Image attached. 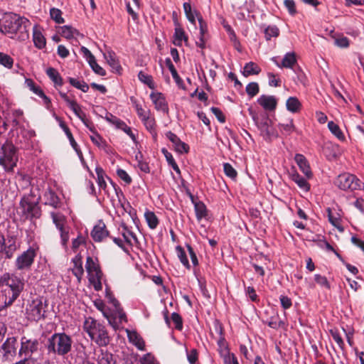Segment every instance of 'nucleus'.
<instances>
[{
  "label": "nucleus",
  "mask_w": 364,
  "mask_h": 364,
  "mask_svg": "<svg viewBox=\"0 0 364 364\" xmlns=\"http://www.w3.org/2000/svg\"><path fill=\"white\" fill-rule=\"evenodd\" d=\"M17 161L16 149L11 143L6 141L0 149V165L6 171H13Z\"/></svg>",
  "instance_id": "obj_5"
},
{
  "label": "nucleus",
  "mask_w": 364,
  "mask_h": 364,
  "mask_svg": "<svg viewBox=\"0 0 364 364\" xmlns=\"http://www.w3.org/2000/svg\"><path fill=\"white\" fill-rule=\"evenodd\" d=\"M60 238L62 245L66 247L67 242L69 240V228H66L65 229L60 230Z\"/></svg>",
  "instance_id": "obj_59"
},
{
  "label": "nucleus",
  "mask_w": 364,
  "mask_h": 364,
  "mask_svg": "<svg viewBox=\"0 0 364 364\" xmlns=\"http://www.w3.org/2000/svg\"><path fill=\"white\" fill-rule=\"evenodd\" d=\"M97 363L98 364H114L115 361L111 353L107 351L101 350L97 355Z\"/></svg>",
  "instance_id": "obj_34"
},
{
  "label": "nucleus",
  "mask_w": 364,
  "mask_h": 364,
  "mask_svg": "<svg viewBox=\"0 0 364 364\" xmlns=\"http://www.w3.org/2000/svg\"><path fill=\"white\" fill-rule=\"evenodd\" d=\"M138 77L141 82L146 84L150 88L154 89V85L151 75L146 74L143 71H140L138 74Z\"/></svg>",
  "instance_id": "obj_47"
},
{
  "label": "nucleus",
  "mask_w": 364,
  "mask_h": 364,
  "mask_svg": "<svg viewBox=\"0 0 364 364\" xmlns=\"http://www.w3.org/2000/svg\"><path fill=\"white\" fill-rule=\"evenodd\" d=\"M69 82L73 87L80 90L83 92H87L89 90V85L83 80H79L77 79L70 77L69 79Z\"/></svg>",
  "instance_id": "obj_43"
},
{
  "label": "nucleus",
  "mask_w": 364,
  "mask_h": 364,
  "mask_svg": "<svg viewBox=\"0 0 364 364\" xmlns=\"http://www.w3.org/2000/svg\"><path fill=\"white\" fill-rule=\"evenodd\" d=\"M295 161L299 166L300 170L304 173V174L308 178H311L312 176L309 165L302 154H297L294 157Z\"/></svg>",
  "instance_id": "obj_20"
},
{
  "label": "nucleus",
  "mask_w": 364,
  "mask_h": 364,
  "mask_svg": "<svg viewBox=\"0 0 364 364\" xmlns=\"http://www.w3.org/2000/svg\"><path fill=\"white\" fill-rule=\"evenodd\" d=\"M16 339L14 337L8 338L3 343L1 349L4 353V357L6 359H11L16 355Z\"/></svg>",
  "instance_id": "obj_15"
},
{
  "label": "nucleus",
  "mask_w": 364,
  "mask_h": 364,
  "mask_svg": "<svg viewBox=\"0 0 364 364\" xmlns=\"http://www.w3.org/2000/svg\"><path fill=\"white\" fill-rule=\"evenodd\" d=\"M33 41L35 46L38 49L45 48L46 45V38L37 26H35L33 29Z\"/></svg>",
  "instance_id": "obj_22"
},
{
  "label": "nucleus",
  "mask_w": 364,
  "mask_h": 364,
  "mask_svg": "<svg viewBox=\"0 0 364 364\" xmlns=\"http://www.w3.org/2000/svg\"><path fill=\"white\" fill-rule=\"evenodd\" d=\"M284 4L291 16H294L297 13L294 0H284Z\"/></svg>",
  "instance_id": "obj_55"
},
{
  "label": "nucleus",
  "mask_w": 364,
  "mask_h": 364,
  "mask_svg": "<svg viewBox=\"0 0 364 364\" xmlns=\"http://www.w3.org/2000/svg\"><path fill=\"white\" fill-rule=\"evenodd\" d=\"M72 262L73 263L72 272L73 274L77 277L78 282H80L84 274L81 256L80 255H76L73 259Z\"/></svg>",
  "instance_id": "obj_23"
},
{
  "label": "nucleus",
  "mask_w": 364,
  "mask_h": 364,
  "mask_svg": "<svg viewBox=\"0 0 364 364\" xmlns=\"http://www.w3.org/2000/svg\"><path fill=\"white\" fill-rule=\"evenodd\" d=\"M336 184L342 190L354 191L363 186V183L355 176L347 173L339 175Z\"/></svg>",
  "instance_id": "obj_8"
},
{
  "label": "nucleus",
  "mask_w": 364,
  "mask_h": 364,
  "mask_svg": "<svg viewBox=\"0 0 364 364\" xmlns=\"http://www.w3.org/2000/svg\"><path fill=\"white\" fill-rule=\"evenodd\" d=\"M80 50H81V53H82L84 58H86L88 63L95 58V56L91 53V52L86 47H84V46L81 47Z\"/></svg>",
  "instance_id": "obj_64"
},
{
  "label": "nucleus",
  "mask_w": 364,
  "mask_h": 364,
  "mask_svg": "<svg viewBox=\"0 0 364 364\" xmlns=\"http://www.w3.org/2000/svg\"><path fill=\"white\" fill-rule=\"evenodd\" d=\"M50 215L53 222L58 230L68 228L67 225V219L64 215L55 212H52Z\"/></svg>",
  "instance_id": "obj_27"
},
{
  "label": "nucleus",
  "mask_w": 364,
  "mask_h": 364,
  "mask_svg": "<svg viewBox=\"0 0 364 364\" xmlns=\"http://www.w3.org/2000/svg\"><path fill=\"white\" fill-rule=\"evenodd\" d=\"M187 358L191 364H194L198 360V353L196 349H192L191 351L186 350Z\"/></svg>",
  "instance_id": "obj_62"
},
{
  "label": "nucleus",
  "mask_w": 364,
  "mask_h": 364,
  "mask_svg": "<svg viewBox=\"0 0 364 364\" xmlns=\"http://www.w3.org/2000/svg\"><path fill=\"white\" fill-rule=\"evenodd\" d=\"M45 204L50 205L54 208L60 206V201L55 193L51 189H48L44 194Z\"/></svg>",
  "instance_id": "obj_24"
},
{
  "label": "nucleus",
  "mask_w": 364,
  "mask_h": 364,
  "mask_svg": "<svg viewBox=\"0 0 364 364\" xmlns=\"http://www.w3.org/2000/svg\"><path fill=\"white\" fill-rule=\"evenodd\" d=\"M220 357L223 358L224 364H239L235 355L225 348L221 350Z\"/></svg>",
  "instance_id": "obj_38"
},
{
  "label": "nucleus",
  "mask_w": 364,
  "mask_h": 364,
  "mask_svg": "<svg viewBox=\"0 0 364 364\" xmlns=\"http://www.w3.org/2000/svg\"><path fill=\"white\" fill-rule=\"evenodd\" d=\"M38 347V341L35 338H28L23 336L21 339V348L19 350L20 355H25L31 357V355L37 351Z\"/></svg>",
  "instance_id": "obj_11"
},
{
  "label": "nucleus",
  "mask_w": 364,
  "mask_h": 364,
  "mask_svg": "<svg viewBox=\"0 0 364 364\" xmlns=\"http://www.w3.org/2000/svg\"><path fill=\"white\" fill-rule=\"evenodd\" d=\"M50 15L51 18L55 21L57 23H63L64 19L62 17V12L60 9L53 8L50 10Z\"/></svg>",
  "instance_id": "obj_49"
},
{
  "label": "nucleus",
  "mask_w": 364,
  "mask_h": 364,
  "mask_svg": "<svg viewBox=\"0 0 364 364\" xmlns=\"http://www.w3.org/2000/svg\"><path fill=\"white\" fill-rule=\"evenodd\" d=\"M223 169L225 175L230 178L235 179L237 177V171L230 164H224Z\"/></svg>",
  "instance_id": "obj_53"
},
{
  "label": "nucleus",
  "mask_w": 364,
  "mask_h": 364,
  "mask_svg": "<svg viewBox=\"0 0 364 364\" xmlns=\"http://www.w3.org/2000/svg\"><path fill=\"white\" fill-rule=\"evenodd\" d=\"M252 114V119L257 124L261 135L265 138H269L274 134V129L271 125V121L269 118H262L259 120L258 117L255 114Z\"/></svg>",
  "instance_id": "obj_12"
},
{
  "label": "nucleus",
  "mask_w": 364,
  "mask_h": 364,
  "mask_svg": "<svg viewBox=\"0 0 364 364\" xmlns=\"http://www.w3.org/2000/svg\"><path fill=\"white\" fill-rule=\"evenodd\" d=\"M279 300H280V302H281V305L282 306L284 309H289L291 305H292V302H291V300L290 298H289L288 296H281L279 297Z\"/></svg>",
  "instance_id": "obj_63"
},
{
  "label": "nucleus",
  "mask_w": 364,
  "mask_h": 364,
  "mask_svg": "<svg viewBox=\"0 0 364 364\" xmlns=\"http://www.w3.org/2000/svg\"><path fill=\"white\" fill-rule=\"evenodd\" d=\"M260 72V68L255 63L249 62L244 66L242 74L247 77L252 75H258Z\"/></svg>",
  "instance_id": "obj_31"
},
{
  "label": "nucleus",
  "mask_w": 364,
  "mask_h": 364,
  "mask_svg": "<svg viewBox=\"0 0 364 364\" xmlns=\"http://www.w3.org/2000/svg\"><path fill=\"white\" fill-rule=\"evenodd\" d=\"M259 85L257 82H250L246 86V92L247 94L250 97H252L255 96L259 92Z\"/></svg>",
  "instance_id": "obj_50"
},
{
  "label": "nucleus",
  "mask_w": 364,
  "mask_h": 364,
  "mask_svg": "<svg viewBox=\"0 0 364 364\" xmlns=\"http://www.w3.org/2000/svg\"><path fill=\"white\" fill-rule=\"evenodd\" d=\"M4 259L11 258L18 248L16 239L13 237H8L7 240H4Z\"/></svg>",
  "instance_id": "obj_18"
},
{
  "label": "nucleus",
  "mask_w": 364,
  "mask_h": 364,
  "mask_svg": "<svg viewBox=\"0 0 364 364\" xmlns=\"http://www.w3.org/2000/svg\"><path fill=\"white\" fill-rule=\"evenodd\" d=\"M91 235L95 242H101L106 238L108 236V231L106 229L105 223L99 222L98 224L94 227Z\"/></svg>",
  "instance_id": "obj_19"
},
{
  "label": "nucleus",
  "mask_w": 364,
  "mask_h": 364,
  "mask_svg": "<svg viewBox=\"0 0 364 364\" xmlns=\"http://www.w3.org/2000/svg\"><path fill=\"white\" fill-rule=\"evenodd\" d=\"M73 343L71 336L65 332L55 333L48 339L47 350L49 353L65 356L71 351Z\"/></svg>",
  "instance_id": "obj_2"
},
{
  "label": "nucleus",
  "mask_w": 364,
  "mask_h": 364,
  "mask_svg": "<svg viewBox=\"0 0 364 364\" xmlns=\"http://www.w3.org/2000/svg\"><path fill=\"white\" fill-rule=\"evenodd\" d=\"M171 319L175 323V327L178 330H181L183 327L182 319L181 316L177 313H173L171 314Z\"/></svg>",
  "instance_id": "obj_60"
},
{
  "label": "nucleus",
  "mask_w": 364,
  "mask_h": 364,
  "mask_svg": "<svg viewBox=\"0 0 364 364\" xmlns=\"http://www.w3.org/2000/svg\"><path fill=\"white\" fill-rule=\"evenodd\" d=\"M39 197L33 192L25 195L21 199L17 213L22 220L38 218L41 215V210L38 206Z\"/></svg>",
  "instance_id": "obj_4"
},
{
  "label": "nucleus",
  "mask_w": 364,
  "mask_h": 364,
  "mask_svg": "<svg viewBox=\"0 0 364 364\" xmlns=\"http://www.w3.org/2000/svg\"><path fill=\"white\" fill-rule=\"evenodd\" d=\"M13 59L7 54L0 52V64L7 68H11L13 65Z\"/></svg>",
  "instance_id": "obj_51"
},
{
  "label": "nucleus",
  "mask_w": 364,
  "mask_h": 364,
  "mask_svg": "<svg viewBox=\"0 0 364 364\" xmlns=\"http://www.w3.org/2000/svg\"><path fill=\"white\" fill-rule=\"evenodd\" d=\"M190 197L194 203V208L196 211V215L198 220H200L203 218H204L206 215V207L204 205L203 203L198 201V202H194L193 201V196L192 194H189Z\"/></svg>",
  "instance_id": "obj_32"
},
{
  "label": "nucleus",
  "mask_w": 364,
  "mask_h": 364,
  "mask_svg": "<svg viewBox=\"0 0 364 364\" xmlns=\"http://www.w3.org/2000/svg\"><path fill=\"white\" fill-rule=\"evenodd\" d=\"M70 109L75 113V114L80 119L84 124L89 127L88 124L85 120V114L82 112L80 106L77 103L75 100H73L71 103L68 105Z\"/></svg>",
  "instance_id": "obj_37"
},
{
  "label": "nucleus",
  "mask_w": 364,
  "mask_h": 364,
  "mask_svg": "<svg viewBox=\"0 0 364 364\" xmlns=\"http://www.w3.org/2000/svg\"><path fill=\"white\" fill-rule=\"evenodd\" d=\"M85 268L88 274V280L96 291H100L102 288V273L97 264V259L92 257H87Z\"/></svg>",
  "instance_id": "obj_6"
},
{
  "label": "nucleus",
  "mask_w": 364,
  "mask_h": 364,
  "mask_svg": "<svg viewBox=\"0 0 364 364\" xmlns=\"http://www.w3.org/2000/svg\"><path fill=\"white\" fill-rule=\"evenodd\" d=\"M177 256L184 267L190 269V264L184 250L181 246L176 247Z\"/></svg>",
  "instance_id": "obj_44"
},
{
  "label": "nucleus",
  "mask_w": 364,
  "mask_h": 364,
  "mask_svg": "<svg viewBox=\"0 0 364 364\" xmlns=\"http://www.w3.org/2000/svg\"><path fill=\"white\" fill-rule=\"evenodd\" d=\"M175 29L174 33L173 36V43L176 46H182L184 43L187 45L188 43V36L185 33V31L176 21L175 22Z\"/></svg>",
  "instance_id": "obj_17"
},
{
  "label": "nucleus",
  "mask_w": 364,
  "mask_h": 364,
  "mask_svg": "<svg viewBox=\"0 0 364 364\" xmlns=\"http://www.w3.org/2000/svg\"><path fill=\"white\" fill-rule=\"evenodd\" d=\"M314 280L321 287L326 288L327 289H329L331 288L330 284L327 278L324 276H322L319 274H316L314 275Z\"/></svg>",
  "instance_id": "obj_52"
},
{
  "label": "nucleus",
  "mask_w": 364,
  "mask_h": 364,
  "mask_svg": "<svg viewBox=\"0 0 364 364\" xmlns=\"http://www.w3.org/2000/svg\"><path fill=\"white\" fill-rule=\"evenodd\" d=\"M328 127L331 132L338 139L344 140L345 136L338 124L334 123L333 121H331L328 123Z\"/></svg>",
  "instance_id": "obj_42"
},
{
  "label": "nucleus",
  "mask_w": 364,
  "mask_h": 364,
  "mask_svg": "<svg viewBox=\"0 0 364 364\" xmlns=\"http://www.w3.org/2000/svg\"><path fill=\"white\" fill-rule=\"evenodd\" d=\"M121 234L124 241L129 245H133L137 241L135 234L129 230L125 225L122 226Z\"/></svg>",
  "instance_id": "obj_36"
},
{
  "label": "nucleus",
  "mask_w": 364,
  "mask_h": 364,
  "mask_svg": "<svg viewBox=\"0 0 364 364\" xmlns=\"http://www.w3.org/2000/svg\"><path fill=\"white\" fill-rule=\"evenodd\" d=\"M89 65L95 73L102 76L105 75V70L97 63L95 58L90 62Z\"/></svg>",
  "instance_id": "obj_56"
},
{
  "label": "nucleus",
  "mask_w": 364,
  "mask_h": 364,
  "mask_svg": "<svg viewBox=\"0 0 364 364\" xmlns=\"http://www.w3.org/2000/svg\"><path fill=\"white\" fill-rule=\"evenodd\" d=\"M279 34V30L276 26H269L264 30L265 38L269 41L272 37H277Z\"/></svg>",
  "instance_id": "obj_45"
},
{
  "label": "nucleus",
  "mask_w": 364,
  "mask_h": 364,
  "mask_svg": "<svg viewBox=\"0 0 364 364\" xmlns=\"http://www.w3.org/2000/svg\"><path fill=\"white\" fill-rule=\"evenodd\" d=\"M36 248L30 247L26 251H24L16 259V267L18 269H24L29 268L34 261L36 256Z\"/></svg>",
  "instance_id": "obj_10"
},
{
  "label": "nucleus",
  "mask_w": 364,
  "mask_h": 364,
  "mask_svg": "<svg viewBox=\"0 0 364 364\" xmlns=\"http://www.w3.org/2000/svg\"><path fill=\"white\" fill-rule=\"evenodd\" d=\"M59 33L63 37L68 40L77 38L80 35V33L77 29L67 25L59 27Z\"/></svg>",
  "instance_id": "obj_26"
},
{
  "label": "nucleus",
  "mask_w": 364,
  "mask_h": 364,
  "mask_svg": "<svg viewBox=\"0 0 364 364\" xmlns=\"http://www.w3.org/2000/svg\"><path fill=\"white\" fill-rule=\"evenodd\" d=\"M280 129L282 131L285 132L287 134H290L294 130V126L293 123V120H289L286 124H280Z\"/></svg>",
  "instance_id": "obj_61"
},
{
  "label": "nucleus",
  "mask_w": 364,
  "mask_h": 364,
  "mask_svg": "<svg viewBox=\"0 0 364 364\" xmlns=\"http://www.w3.org/2000/svg\"><path fill=\"white\" fill-rule=\"evenodd\" d=\"M144 217L148 226L151 229H155L159 225V220L155 213L152 211L146 210L144 213Z\"/></svg>",
  "instance_id": "obj_39"
},
{
  "label": "nucleus",
  "mask_w": 364,
  "mask_h": 364,
  "mask_svg": "<svg viewBox=\"0 0 364 364\" xmlns=\"http://www.w3.org/2000/svg\"><path fill=\"white\" fill-rule=\"evenodd\" d=\"M117 129H121L130 138L134 141L136 140L135 135L133 134L131 128L128 127L124 122L119 120L116 126Z\"/></svg>",
  "instance_id": "obj_46"
},
{
  "label": "nucleus",
  "mask_w": 364,
  "mask_h": 364,
  "mask_svg": "<svg viewBox=\"0 0 364 364\" xmlns=\"http://www.w3.org/2000/svg\"><path fill=\"white\" fill-rule=\"evenodd\" d=\"M83 329L98 346H105L109 343V338L105 327L92 317L85 318Z\"/></svg>",
  "instance_id": "obj_3"
},
{
  "label": "nucleus",
  "mask_w": 364,
  "mask_h": 364,
  "mask_svg": "<svg viewBox=\"0 0 364 364\" xmlns=\"http://www.w3.org/2000/svg\"><path fill=\"white\" fill-rule=\"evenodd\" d=\"M150 98L155 106L156 110L167 113L168 107L164 95L159 92H153L150 95Z\"/></svg>",
  "instance_id": "obj_13"
},
{
  "label": "nucleus",
  "mask_w": 364,
  "mask_h": 364,
  "mask_svg": "<svg viewBox=\"0 0 364 364\" xmlns=\"http://www.w3.org/2000/svg\"><path fill=\"white\" fill-rule=\"evenodd\" d=\"M45 305L40 299H34L26 308V314L28 319L38 321L44 316L46 312Z\"/></svg>",
  "instance_id": "obj_9"
},
{
  "label": "nucleus",
  "mask_w": 364,
  "mask_h": 364,
  "mask_svg": "<svg viewBox=\"0 0 364 364\" xmlns=\"http://www.w3.org/2000/svg\"><path fill=\"white\" fill-rule=\"evenodd\" d=\"M90 139L92 142L95 144L100 149L105 150L107 151V144L106 141L96 132H93L92 135H90Z\"/></svg>",
  "instance_id": "obj_41"
},
{
  "label": "nucleus",
  "mask_w": 364,
  "mask_h": 364,
  "mask_svg": "<svg viewBox=\"0 0 364 364\" xmlns=\"http://www.w3.org/2000/svg\"><path fill=\"white\" fill-rule=\"evenodd\" d=\"M143 124L146 128V129L149 130L150 132H154L155 131L156 122L153 116H151L149 119H146V120H145L143 122Z\"/></svg>",
  "instance_id": "obj_58"
},
{
  "label": "nucleus",
  "mask_w": 364,
  "mask_h": 364,
  "mask_svg": "<svg viewBox=\"0 0 364 364\" xmlns=\"http://www.w3.org/2000/svg\"><path fill=\"white\" fill-rule=\"evenodd\" d=\"M257 101V103L266 111H274L277 105V100L273 95H262Z\"/></svg>",
  "instance_id": "obj_14"
},
{
  "label": "nucleus",
  "mask_w": 364,
  "mask_h": 364,
  "mask_svg": "<svg viewBox=\"0 0 364 364\" xmlns=\"http://www.w3.org/2000/svg\"><path fill=\"white\" fill-rule=\"evenodd\" d=\"M95 172L97 176V184L99 187L102 189H105L107 184L104 178L105 173L103 169L101 167H96Z\"/></svg>",
  "instance_id": "obj_48"
},
{
  "label": "nucleus",
  "mask_w": 364,
  "mask_h": 364,
  "mask_svg": "<svg viewBox=\"0 0 364 364\" xmlns=\"http://www.w3.org/2000/svg\"><path fill=\"white\" fill-rule=\"evenodd\" d=\"M46 74L50 78V80L56 85L61 86L63 85V79L60 77L57 70L53 68H49L46 70Z\"/></svg>",
  "instance_id": "obj_40"
},
{
  "label": "nucleus",
  "mask_w": 364,
  "mask_h": 364,
  "mask_svg": "<svg viewBox=\"0 0 364 364\" xmlns=\"http://www.w3.org/2000/svg\"><path fill=\"white\" fill-rule=\"evenodd\" d=\"M3 21L4 28H2V33L8 34H14L22 27L26 29L29 23L27 18L14 14H6Z\"/></svg>",
  "instance_id": "obj_7"
},
{
  "label": "nucleus",
  "mask_w": 364,
  "mask_h": 364,
  "mask_svg": "<svg viewBox=\"0 0 364 364\" xmlns=\"http://www.w3.org/2000/svg\"><path fill=\"white\" fill-rule=\"evenodd\" d=\"M103 55L110 67L116 72H119L122 68L117 59L115 53L112 50H108L103 53Z\"/></svg>",
  "instance_id": "obj_28"
},
{
  "label": "nucleus",
  "mask_w": 364,
  "mask_h": 364,
  "mask_svg": "<svg viewBox=\"0 0 364 364\" xmlns=\"http://www.w3.org/2000/svg\"><path fill=\"white\" fill-rule=\"evenodd\" d=\"M129 341L134 344L139 350H144V342L141 337L134 331L126 330Z\"/></svg>",
  "instance_id": "obj_25"
},
{
  "label": "nucleus",
  "mask_w": 364,
  "mask_h": 364,
  "mask_svg": "<svg viewBox=\"0 0 364 364\" xmlns=\"http://www.w3.org/2000/svg\"><path fill=\"white\" fill-rule=\"evenodd\" d=\"M286 107L290 112L296 113L301 110L302 105L298 98L290 97L287 100Z\"/></svg>",
  "instance_id": "obj_29"
},
{
  "label": "nucleus",
  "mask_w": 364,
  "mask_h": 364,
  "mask_svg": "<svg viewBox=\"0 0 364 364\" xmlns=\"http://www.w3.org/2000/svg\"><path fill=\"white\" fill-rule=\"evenodd\" d=\"M334 43L336 46L340 48H347L349 46V41L348 38L341 36L336 38L334 40Z\"/></svg>",
  "instance_id": "obj_57"
},
{
  "label": "nucleus",
  "mask_w": 364,
  "mask_h": 364,
  "mask_svg": "<svg viewBox=\"0 0 364 364\" xmlns=\"http://www.w3.org/2000/svg\"><path fill=\"white\" fill-rule=\"evenodd\" d=\"M168 139L172 142L174 149L179 154H185L188 151V146L181 141L173 133L169 132L166 134Z\"/></svg>",
  "instance_id": "obj_16"
},
{
  "label": "nucleus",
  "mask_w": 364,
  "mask_h": 364,
  "mask_svg": "<svg viewBox=\"0 0 364 364\" xmlns=\"http://www.w3.org/2000/svg\"><path fill=\"white\" fill-rule=\"evenodd\" d=\"M291 180L295 182L297 186L303 191H308L310 188V186L306 180L301 176L297 172L294 171L291 173Z\"/></svg>",
  "instance_id": "obj_30"
},
{
  "label": "nucleus",
  "mask_w": 364,
  "mask_h": 364,
  "mask_svg": "<svg viewBox=\"0 0 364 364\" xmlns=\"http://www.w3.org/2000/svg\"><path fill=\"white\" fill-rule=\"evenodd\" d=\"M183 9L185 14L188 19V21L193 24L196 23V18H200L199 14L196 11H192L191 4L188 2H185L183 4Z\"/></svg>",
  "instance_id": "obj_35"
},
{
  "label": "nucleus",
  "mask_w": 364,
  "mask_h": 364,
  "mask_svg": "<svg viewBox=\"0 0 364 364\" xmlns=\"http://www.w3.org/2000/svg\"><path fill=\"white\" fill-rule=\"evenodd\" d=\"M24 279L16 274L5 273L0 277V310L11 305L24 288Z\"/></svg>",
  "instance_id": "obj_1"
},
{
  "label": "nucleus",
  "mask_w": 364,
  "mask_h": 364,
  "mask_svg": "<svg viewBox=\"0 0 364 364\" xmlns=\"http://www.w3.org/2000/svg\"><path fill=\"white\" fill-rule=\"evenodd\" d=\"M296 63V58L295 53H287L285 54V55L283 58V60L281 63V67L286 68H292L293 66Z\"/></svg>",
  "instance_id": "obj_33"
},
{
  "label": "nucleus",
  "mask_w": 364,
  "mask_h": 364,
  "mask_svg": "<svg viewBox=\"0 0 364 364\" xmlns=\"http://www.w3.org/2000/svg\"><path fill=\"white\" fill-rule=\"evenodd\" d=\"M117 174L118 177L121 180H122L126 184H130L132 183V178L124 169L118 168L117 170Z\"/></svg>",
  "instance_id": "obj_54"
},
{
  "label": "nucleus",
  "mask_w": 364,
  "mask_h": 364,
  "mask_svg": "<svg viewBox=\"0 0 364 364\" xmlns=\"http://www.w3.org/2000/svg\"><path fill=\"white\" fill-rule=\"evenodd\" d=\"M25 85L26 87H28L31 91H32L33 93L39 96L40 97L43 98L44 100V102L46 104L50 103V100L48 97L45 95L43 90L40 88V87L37 86L33 80L26 78L25 80Z\"/></svg>",
  "instance_id": "obj_21"
}]
</instances>
